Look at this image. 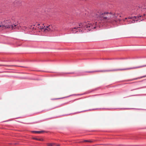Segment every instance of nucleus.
<instances>
[{
	"mask_svg": "<svg viewBox=\"0 0 146 146\" xmlns=\"http://www.w3.org/2000/svg\"><path fill=\"white\" fill-rule=\"evenodd\" d=\"M44 29V32H48L49 31H53L54 30V27L52 25H49L46 26Z\"/></svg>",
	"mask_w": 146,
	"mask_h": 146,
	"instance_id": "39448f33",
	"label": "nucleus"
},
{
	"mask_svg": "<svg viewBox=\"0 0 146 146\" xmlns=\"http://www.w3.org/2000/svg\"><path fill=\"white\" fill-rule=\"evenodd\" d=\"M119 70V69H113V70H101V71H98V72H106L115 71H118V70Z\"/></svg>",
	"mask_w": 146,
	"mask_h": 146,
	"instance_id": "1a4fd4ad",
	"label": "nucleus"
},
{
	"mask_svg": "<svg viewBox=\"0 0 146 146\" xmlns=\"http://www.w3.org/2000/svg\"><path fill=\"white\" fill-rule=\"evenodd\" d=\"M39 25H40V24L37 23H35V25H34V26H36L37 28H38V27H39Z\"/></svg>",
	"mask_w": 146,
	"mask_h": 146,
	"instance_id": "f3484780",
	"label": "nucleus"
},
{
	"mask_svg": "<svg viewBox=\"0 0 146 146\" xmlns=\"http://www.w3.org/2000/svg\"><path fill=\"white\" fill-rule=\"evenodd\" d=\"M119 14L117 13H113L111 12H105L104 13L100 12H97L96 14V17L97 18L98 22L96 21L95 24L92 25L96 26H98L99 23H112L114 21L117 22L120 20L117 18L119 15Z\"/></svg>",
	"mask_w": 146,
	"mask_h": 146,
	"instance_id": "f257e3e1",
	"label": "nucleus"
},
{
	"mask_svg": "<svg viewBox=\"0 0 146 146\" xmlns=\"http://www.w3.org/2000/svg\"><path fill=\"white\" fill-rule=\"evenodd\" d=\"M15 66L14 65H1V64H0V66Z\"/></svg>",
	"mask_w": 146,
	"mask_h": 146,
	"instance_id": "4468645a",
	"label": "nucleus"
},
{
	"mask_svg": "<svg viewBox=\"0 0 146 146\" xmlns=\"http://www.w3.org/2000/svg\"><path fill=\"white\" fill-rule=\"evenodd\" d=\"M33 29H35L34 27H33Z\"/></svg>",
	"mask_w": 146,
	"mask_h": 146,
	"instance_id": "aec40b11",
	"label": "nucleus"
},
{
	"mask_svg": "<svg viewBox=\"0 0 146 146\" xmlns=\"http://www.w3.org/2000/svg\"><path fill=\"white\" fill-rule=\"evenodd\" d=\"M33 139L34 140H36L38 141H43V139L41 138H39L36 137H33Z\"/></svg>",
	"mask_w": 146,
	"mask_h": 146,
	"instance_id": "f8f14e48",
	"label": "nucleus"
},
{
	"mask_svg": "<svg viewBox=\"0 0 146 146\" xmlns=\"http://www.w3.org/2000/svg\"><path fill=\"white\" fill-rule=\"evenodd\" d=\"M126 20H127H127H129L128 19V18H125V20H124V21H125Z\"/></svg>",
	"mask_w": 146,
	"mask_h": 146,
	"instance_id": "6ab92c4d",
	"label": "nucleus"
},
{
	"mask_svg": "<svg viewBox=\"0 0 146 146\" xmlns=\"http://www.w3.org/2000/svg\"><path fill=\"white\" fill-rule=\"evenodd\" d=\"M145 66H146V65L142 66H137V67H132L131 68H127V69H125L124 70H130V69H137V68H142L143 67H145Z\"/></svg>",
	"mask_w": 146,
	"mask_h": 146,
	"instance_id": "0eeeda50",
	"label": "nucleus"
},
{
	"mask_svg": "<svg viewBox=\"0 0 146 146\" xmlns=\"http://www.w3.org/2000/svg\"><path fill=\"white\" fill-rule=\"evenodd\" d=\"M39 25H40V24L37 23H35V25H34V26H36L37 28H38V27H39Z\"/></svg>",
	"mask_w": 146,
	"mask_h": 146,
	"instance_id": "dca6fc26",
	"label": "nucleus"
},
{
	"mask_svg": "<svg viewBox=\"0 0 146 146\" xmlns=\"http://www.w3.org/2000/svg\"><path fill=\"white\" fill-rule=\"evenodd\" d=\"M43 25L44 26V27H43L42 26H39L38 27V28L39 29H41V30L43 31L44 32V29H45V27H46V26H44V24H43Z\"/></svg>",
	"mask_w": 146,
	"mask_h": 146,
	"instance_id": "9b49d317",
	"label": "nucleus"
},
{
	"mask_svg": "<svg viewBox=\"0 0 146 146\" xmlns=\"http://www.w3.org/2000/svg\"><path fill=\"white\" fill-rule=\"evenodd\" d=\"M140 19H137L136 21L135 20H135H132V21L131 20H127V22H128V24H131L132 23H135V21H137L138 20H139Z\"/></svg>",
	"mask_w": 146,
	"mask_h": 146,
	"instance_id": "9d476101",
	"label": "nucleus"
},
{
	"mask_svg": "<svg viewBox=\"0 0 146 146\" xmlns=\"http://www.w3.org/2000/svg\"><path fill=\"white\" fill-rule=\"evenodd\" d=\"M18 22L13 17L6 19L3 22L0 23V29L3 30L6 29H10L12 30L19 29Z\"/></svg>",
	"mask_w": 146,
	"mask_h": 146,
	"instance_id": "f03ea898",
	"label": "nucleus"
},
{
	"mask_svg": "<svg viewBox=\"0 0 146 146\" xmlns=\"http://www.w3.org/2000/svg\"><path fill=\"white\" fill-rule=\"evenodd\" d=\"M47 145L48 146H60V145L55 143H47Z\"/></svg>",
	"mask_w": 146,
	"mask_h": 146,
	"instance_id": "6e6552de",
	"label": "nucleus"
},
{
	"mask_svg": "<svg viewBox=\"0 0 146 146\" xmlns=\"http://www.w3.org/2000/svg\"><path fill=\"white\" fill-rule=\"evenodd\" d=\"M145 77H146V75L145 76H142V77H141L140 78H134L133 79L131 80H130L131 81H132V80H137V79H139V78H142Z\"/></svg>",
	"mask_w": 146,
	"mask_h": 146,
	"instance_id": "2eb2a0df",
	"label": "nucleus"
},
{
	"mask_svg": "<svg viewBox=\"0 0 146 146\" xmlns=\"http://www.w3.org/2000/svg\"><path fill=\"white\" fill-rule=\"evenodd\" d=\"M139 7L141 8V11L142 12V15L139 14L137 16L128 17H127L128 20H135L137 19H139L141 21H142L144 19V17L145 15V13H146V4L140 6Z\"/></svg>",
	"mask_w": 146,
	"mask_h": 146,
	"instance_id": "20e7f679",
	"label": "nucleus"
},
{
	"mask_svg": "<svg viewBox=\"0 0 146 146\" xmlns=\"http://www.w3.org/2000/svg\"><path fill=\"white\" fill-rule=\"evenodd\" d=\"M84 142H88L91 143L92 142V141L91 140H86L84 141Z\"/></svg>",
	"mask_w": 146,
	"mask_h": 146,
	"instance_id": "a211bd4d",
	"label": "nucleus"
},
{
	"mask_svg": "<svg viewBox=\"0 0 146 146\" xmlns=\"http://www.w3.org/2000/svg\"><path fill=\"white\" fill-rule=\"evenodd\" d=\"M21 3V0H15L14 2V5L16 6H19Z\"/></svg>",
	"mask_w": 146,
	"mask_h": 146,
	"instance_id": "423d86ee",
	"label": "nucleus"
},
{
	"mask_svg": "<svg viewBox=\"0 0 146 146\" xmlns=\"http://www.w3.org/2000/svg\"><path fill=\"white\" fill-rule=\"evenodd\" d=\"M95 27L91 23L88 22L80 23L75 27L70 29V31L73 33H75L78 32H81L86 30L87 31L91 30L92 29H95Z\"/></svg>",
	"mask_w": 146,
	"mask_h": 146,
	"instance_id": "7ed1b4c3",
	"label": "nucleus"
},
{
	"mask_svg": "<svg viewBox=\"0 0 146 146\" xmlns=\"http://www.w3.org/2000/svg\"><path fill=\"white\" fill-rule=\"evenodd\" d=\"M32 132L33 133H42V132H44V131H33Z\"/></svg>",
	"mask_w": 146,
	"mask_h": 146,
	"instance_id": "ddd939ff",
	"label": "nucleus"
}]
</instances>
